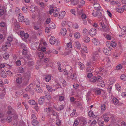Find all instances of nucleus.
I'll use <instances>...</instances> for the list:
<instances>
[{"instance_id":"obj_1","label":"nucleus","mask_w":126,"mask_h":126,"mask_svg":"<svg viewBox=\"0 0 126 126\" xmlns=\"http://www.w3.org/2000/svg\"><path fill=\"white\" fill-rule=\"evenodd\" d=\"M23 79V83L19 86L20 88H22L26 86L29 83V81L30 78V75L29 74H25Z\"/></svg>"},{"instance_id":"obj_2","label":"nucleus","mask_w":126,"mask_h":126,"mask_svg":"<svg viewBox=\"0 0 126 126\" xmlns=\"http://www.w3.org/2000/svg\"><path fill=\"white\" fill-rule=\"evenodd\" d=\"M94 12L92 13V15L94 16H97L98 18H101L103 16L102 13L103 12L101 9L96 11V12H95V11Z\"/></svg>"},{"instance_id":"obj_3","label":"nucleus","mask_w":126,"mask_h":126,"mask_svg":"<svg viewBox=\"0 0 126 126\" xmlns=\"http://www.w3.org/2000/svg\"><path fill=\"white\" fill-rule=\"evenodd\" d=\"M39 84L40 82L38 81V80L35 81V85H36L37 87L35 88V90L38 93H42L43 91L41 88Z\"/></svg>"},{"instance_id":"obj_4","label":"nucleus","mask_w":126,"mask_h":126,"mask_svg":"<svg viewBox=\"0 0 126 126\" xmlns=\"http://www.w3.org/2000/svg\"><path fill=\"white\" fill-rule=\"evenodd\" d=\"M100 24L102 27L104 31L105 32H107L109 31L108 26L107 25L105 24L104 22H100Z\"/></svg>"},{"instance_id":"obj_5","label":"nucleus","mask_w":126,"mask_h":126,"mask_svg":"<svg viewBox=\"0 0 126 126\" xmlns=\"http://www.w3.org/2000/svg\"><path fill=\"white\" fill-rule=\"evenodd\" d=\"M18 77H17L16 79V84H20L22 82V79L21 77V75L18 74L17 75Z\"/></svg>"},{"instance_id":"obj_6","label":"nucleus","mask_w":126,"mask_h":126,"mask_svg":"<svg viewBox=\"0 0 126 126\" xmlns=\"http://www.w3.org/2000/svg\"><path fill=\"white\" fill-rule=\"evenodd\" d=\"M45 101V97L44 96H41L38 99V102L40 105H42L44 104Z\"/></svg>"},{"instance_id":"obj_7","label":"nucleus","mask_w":126,"mask_h":126,"mask_svg":"<svg viewBox=\"0 0 126 126\" xmlns=\"http://www.w3.org/2000/svg\"><path fill=\"white\" fill-rule=\"evenodd\" d=\"M96 30L95 28L91 29L89 31V33L92 36H94L96 33Z\"/></svg>"},{"instance_id":"obj_8","label":"nucleus","mask_w":126,"mask_h":126,"mask_svg":"<svg viewBox=\"0 0 126 126\" xmlns=\"http://www.w3.org/2000/svg\"><path fill=\"white\" fill-rule=\"evenodd\" d=\"M110 49L107 48H104L103 50V52L106 55L108 56L110 55L111 54V51Z\"/></svg>"},{"instance_id":"obj_9","label":"nucleus","mask_w":126,"mask_h":126,"mask_svg":"<svg viewBox=\"0 0 126 126\" xmlns=\"http://www.w3.org/2000/svg\"><path fill=\"white\" fill-rule=\"evenodd\" d=\"M20 34L21 37H24L26 39L28 38L29 36V35L27 33H25L24 32L22 31L20 32Z\"/></svg>"},{"instance_id":"obj_10","label":"nucleus","mask_w":126,"mask_h":126,"mask_svg":"<svg viewBox=\"0 0 126 126\" xmlns=\"http://www.w3.org/2000/svg\"><path fill=\"white\" fill-rule=\"evenodd\" d=\"M67 30L65 28H62L61 30V32L62 35L63 36H64L66 34Z\"/></svg>"},{"instance_id":"obj_11","label":"nucleus","mask_w":126,"mask_h":126,"mask_svg":"<svg viewBox=\"0 0 126 126\" xmlns=\"http://www.w3.org/2000/svg\"><path fill=\"white\" fill-rule=\"evenodd\" d=\"M32 123L33 126H39V122L38 121L35 119L32 120Z\"/></svg>"},{"instance_id":"obj_12","label":"nucleus","mask_w":126,"mask_h":126,"mask_svg":"<svg viewBox=\"0 0 126 126\" xmlns=\"http://www.w3.org/2000/svg\"><path fill=\"white\" fill-rule=\"evenodd\" d=\"M49 42L52 45L54 44L55 42V38L53 36L51 37L49 39Z\"/></svg>"},{"instance_id":"obj_13","label":"nucleus","mask_w":126,"mask_h":126,"mask_svg":"<svg viewBox=\"0 0 126 126\" xmlns=\"http://www.w3.org/2000/svg\"><path fill=\"white\" fill-rule=\"evenodd\" d=\"M94 6L95 9L98 10H99L101 9V7L100 4L97 3H95L94 4Z\"/></svg>"},{"instance_id":"obj_14","label":"nucleus","mask_w":126,"mask_h":126,"mask_svg":"<svg viewBox=\"0 0 126 126\" xmlns=\"http://www.w3.org/2000/svg\"><path fill=\"white\" fill-rule=\"evenodd\" d=\"M18 20L21 22H24V16H22L21 14H20L19 16Z\"/></svg>"},{"instance_id":"obj_15","label":"nucleus","mask_w":126,"mask_h":126,"mask_svg":"<svg viewBox=\"0 0 126 126\" xmlns=\"http://www.w3.org/2000/svg\"><path fill=\"white\" fill-rule=\"evenodd\" d=\"M92 42L95 45H98L100 44L99 41L98 39L95 38L92 40Z\"/></svg>"},{"instance_id":"obj_16","label":"nucleus","mask_w":126,"mask_h":126,"mask_svg":"<svg viewBox=\"0 0 126 126\" xmlns=\"http://www.w3.org/2000/svg\"><path fill=\"white\" fill-rule=\"evenodd\" d=\"M113 102L115 105H119V101L118 99L116 98H114L112 99Z\"/></svg>"},{"instance_id":"obj_17","label":"nucleus","mask_w":126,"mask_h":126,"mask_svg":"<svg viewBox=\"0 0 126 126\" xmlns=\"http://www.w3.org/2000/svg\"><path fill=\"white\" fill-rule=\"evenodd\" d=\"M65 14V11H62L59 15V18L60 19H62L64 17Z\"/></svg>"},{"instance_id":"obj_18","label":"nucleus","mask_w":126,"mask_h":126,"mask_svg":"<svg viewBox=\"0 0 126 126\" xmlns=\"http://www.w3.org/2000/svg\"><path fill=\"white\" fill-rule=\"evenodd\" d=\"M98 55L97 54V52L95 53V55L93 56V58L92 59L93 61L95 62L97 60V57L98 56Z\"/></svg>"},{"instance_id":"obj_19","label":"nucleus","mask_w":126,"mask_h":126,"mask_svg":"<svg viewBox=\"0 0 126 126\" xmlns=\"http://www.w3.org/2000/svg\"><path fill=\"white\" fill-rule=\"evenodd\" d=\"M75 48L78 49H80L81 48V45L78 42H76L75 44Z\"/></svg>"},{"instance_id":"obj_20","label":"nucleus","mask_w":126,"mask_h":126,"mask_svg":"<svg viewBox=\"0 0 126 126\" xmlns=\"http://www.w3.org/2000/svg\"><path fill=\"white\" fill-rule=\"evenodd\" d=\"M83 40L84 42L87 43L89 42L90 41V39L89 37L85 36L83 38Z\"/></svg>"},{"instance_id":"obj_21","label":"nucleus","mask_w":126,"mask_h":126,"mask_svg":"<svg viewBox=\"0 0 126 126\" xmlns=\"http://www.w3.org/2000/svg\"><path fill=\"white\" fill-rule=\"evenodd\" d=\"M74 36L75 38L78 39L80 37V35L79 33L76 32L74 33Z\"/></svg>"},{"instance_id":"obj_22","label":"nucleus","mask_w":126,"mask_h":126,"mask_svg":"<svg viewBox=\"0 0 126 126\" xmlns=\"http://www.w3.org/2000/svg\"><path fill=\"white\" fill-rule=\"evenodd\" d=\"M78 64L79 66V67L80 69L83 70L84 68V65L81 62H79L78 63Z\"/></svg>"},{"instance_id":"obj_23","label":"nucleus","mask_w":126,"mask_h":126,"mask_svg":"<svg viewBox=\"0 0 126 126\" xmlns=\"http://www.w3.org/2000/svg\"><path fill=\"white\" fill-rule=\"evenodd\" d=\"M49 28L52 29H54L55 28L56 26L54 23H51L49 25Z\"/></svg>"},{"instance_id":"obj_24","label":"nucleus","mask_w":126,"mask_h":126,"mask_svg":"<svg viewBox=\"0 0 126 126\" xmlns=\"http://www.w3.org/2000/svg\"><path fill=\"white\" fill-rule=\"evenodd\" d=\"M29 103L31 105H34L36 104V103L34 100H30L29 101Z\"/></svg>"},{"instance_id":"obj_25","label":"nucleus","mask_w":126,"mask_h":126,"mask_svg":"<svg viewBox=\"0 0 126 126\" xmlns=\"http://www.w3.org/2000/svg\"><path fill=\"white\" fill-rule=\"evenodd\" d=\"M10 42H6L5 44V46H3L2 47V49H3V48L4 47L5 48L6 47H7V46L9 47L11 46V44L10 43Z\"/></svg>"},{"instance_id":"obj_26","label":"nucleus","mask_w":126,"mask_h":126,"mask_svg":"<svg viewBox=\"0 0 126 126\" xmlns=\"http://www.w3.org/2000/svg\"><path fill=\"white\" fill-rule=\"evenodd\" d=\"M110 46H111L110 47L111 48H113L116 47V43H115V42L112 41L110 43Z\"/></svg>"},{"instance_id":"obj_27","label":"nucleus","mask_w":126,"mask_h":126,"mask_svg":"<svg viewBox=\"0 0 126 126\" xmlns=\"http://www.w3.org/2000/svg\"><path fill=\"white\" fill-rule=\"evenodd\" d=\"M32 85V84H30L29 86H27L25 89L27 91H31Z\"/></svg>"},{"instance_id":"obj_28","label":"nucleus","mask_w":126,"mask_h":126,"mask_svg":"<svg viewBox=\"0 0 126 126\" xmlns=\"http://www.w3.org/2000/svg\"><path fill=\"white\" fill-rule=\"evenodd\" d=\"M121 32L122 34H125L126 33V27H124L122 28Z\"/></svg>"},{"instance_id":"obj_29","label":"nucleus","mask_w":126,"mask_h":126,"mask_svg":"<svg viewBox=\"0 0 126 126\" xmlns=\"http://www.w3.org/2000/svg\"><path fill=\"white\" fill-rule=\"evenodd\" d=\"M115 10L117 12L120 13H122L124 12V9L122 8H116Z\"/></svg>"},{"instance_id":"obj_30","label":"nucleus","mask_w":126,"mask_h":126,"mask_svg":"<svg viewBox=\"0 0 126 126\" xmlns=\"http://www.w3.org/2000/svg\"><path fill=\"white\" fill-rule=\"evenodd\" d=\"M51 79V77L49 75H47L45 78V79L47 82H49Z\"/></svg>"},{"instance_id":"obj_31","label":"nucleus","mask_w":126,"mask_h":126,"mask_svg":"<svg viewBox=\"0 0 126 126\" xmlns=\"http://www.w3.org/2000/svg\"><path fill=\"white\" fill-rule=\"evenodd\" d=\"M46 87L47 89L50 92H52L53 89L52 88L49 86L48 85H46Z\"/></svg>"},{"instance_id":"obj_32","label":"nucleus","mask_w":126,"mask_h":126,"mask_svg":"<svg viewBox=\"0 0 126 126\" xmlns=\"http://www.w3.org/2000/svg\"><path fill=\"white\" fill-rule=\"evenodd\" d=\"M1 77L3 78H6L7 77L6 75V73H5V72L3 70L1 72Z\"/></svg>"},{"instance_id":"obj_33","label":"nucleus","mask_w":126,"mask_h":126,"mask_svg":"<svg viewBox=\"0 0 126 126\" xmlns=\"http://www.w3.org/2000/svg\"><path fill=\"white\" fill-rule=\"evenodd\" d=\"M30 11L32 12H33L35 11V8L34 5H32L30 6Z\"/></svg>"},{"instance_id":"obj_34","label":"nucleus","mask_w":126,"mask_h":126,"mask_svg":"<svg viewBox=\"0 0 126 126\" xmlns=\"http://www.w3.org/2000/svg\"><path fill=\"white\" fill-rule=\"evenodd\" d=\"M120 78L122 80L125 81L126 80V76L124 74H123L120 76Z\"/></svg>"},{"instance_id":"obj_35","label":"nucleus","mask_w":126,"mask_h":126,"mask_svg":"<svg viewBox=\"0 0 126 126\" xmlns=\"http://www.w3.org/2000/svg\"><path fill=\"white\" fill-rule=\"evenodd\" d=\"M27 48H24L23 49L22 52L23 54V55H26L27 53Z\"/></svg>"},{"instance_id":"obj_36","label":"nucleus","mask_w":126,"mask_h":126,"mask_svg":"<svg viewBox=\"0 0 126 126\" xmlns=\"http://www.w3.org/2000/svg\"><path fill=\"white\" fill-rule=\"evenodd\" d=\"M64 107V106L63 105L60 106L59 107L57 108V110L58 111L61 110H63Z\"/></svg>"},{"instance_id":"obj_37","label":"nucleus","mask_w":126,"mask_h":126,"mask_svg":"<svg viewBox=\"0 0 126 126\" xmlns=\"http://www.w3.org/2000/svg\"><path fill=\"white\" fill-rule=\"evenodd\" d=\"M3 58L5 59L6 60L7 59H8L9 57V55L7 53H4L3 55Z\"/></svg>"},{"instance_id":"obj_38","label":"nucleus","mask_w":126,"mask_h":126,"mask_svg":"<svg viewBox=\"0 0 126 126\" xmlns=\"http://www.w3.org/2000/svg\"><path fill=\"white\" fill-rule=\"evenodd\" d=\"M77 11L78 12V14L79 15H82L83 14V12L82 10L81 9H78V8H77Z\"/></svg>"},{"instance_id":"obj_39","label":"nucleus","mask_w":126,"mask_h":126,"mask_svg":"<svg viewBox=\"0 0 126 126\" xmlns=\"http://www.w3.org/2000/svg\"><path fill=\"white\" fill-rule=\"evenodd\" d=\"M78 0H74L71 2V4L74 5H76L78 4Z\"/></svg>"},{"instance_id":"obj_40","label":"nucleus","mask_w":126,"mask_h":126,"mask_svg":"<svg viewBox=\"0 0 126 126\" xmlns=\"http://www.w3.org/2000/svg\"><path fill=\"white\" fill-rule=\"evenodd\" d=\"M88 116L90 117L93 116L94 114L92 110H90L88 113Z\"/></svg>"},{"instance_id":"obj_41","label":"nucleus","mask_w":126,"mask_h":126,"mask_svg":"<svg viewBox=\"0 0 126 126\" xmlns=\"http://www.w3.org/2000/svg\"><path fill=\"white\" fill-rule=\"evenodd\" d=\"M101 109L102 110H105L106 109V107L104 104H102L101 105Z\"/></svg>"},{"instance_id":"obj_42","label":"nucleus","mask_w":126,"mask_h":126,"mask_svg":"<svg viewBox=\"0 0 126 126\" xmlns=\"http://www.w3.org/2000/svg\"><path fill=\"white\" fill-rule=\"evenodd\" d=\"M24 22L25 23V24L26 25H29L30 24V22L29 20L27 18L24 19Z\"/></svg>"},{"instance_id":"obj_43","label":"nucleus","mask_w":126,"mask_h":126,"mask_svg":"<svg viewBox=\"0 0 126 126\" xmlns=\"http://www.w3.org/2000/svg\"><path fill=\"white\" fill-rule=\"evenodd\" d=\"M67 47L69 48H71L72 46V43L71 42H69L67 44Z\"/></svg>"},{"instance_id":"obj_44","label":"nucleus","mask_w":126,"mask_h":126,"mask_svg":"<svg viewBox=\"0 0 126 126\" xmlns=\"http://www.w3.org/2000/svg\"><path fill=\"white\" fill-rule=\"evenodd\" d=\"M64 99V97L63 96H61L59 97V99L60 101H63Z\"/></svg>"},{"instance_id":"obj_45","label":"nucleus","mask_w":126,"mask_h":126,"mask_svg":"<svg viewBox=\"0 0 126 126\" xmlns=\"http://www.w3.org/2000/svg\"><path fill=\"white\" fill-rule=\"evenodd\" d=\"M7 120L9 123L11 122L13 119L12 118L11 116H9L7 117Z\"/></svg>"},{"instance_id":"obj_46","label":"nucleus","mask_w":126,"mask_h":126,"mask_svg":"<svg viewBox=\"0 0 126 126\" xmlns=\"http://www.w3.org/2000/svg\"><path fill=\"white\" fill-rule=\"evenodd\" d=\"M95 93L98 95L100 94L101 93V92L100 89H97L95 91Z\"/></svg>"},{"instance_id":"obj_47","label":"nucleus","mask_w":126,"mask_h":126,"mask_svg":"<svg viewBox=\"0 0 126 126\" xmlns=\"http://www.w3.org/2000/svg\"><path fill=\"white\" fill-rule=\"evenodd\" d=\"M19 72L20 73H22L24 71V69L22 67H19Z\"/></svg>"},{"instance_id":"obj_48","label":"nucleus","mask_w":126,"mask_h":126,"mask_svg":"<svg viewBox=\"0 0 126 126\" xmlns=\"http://www.w3.org/2000/svg\"><path fill=\"white\" fill-rule=\"evenodd\" d=\"M22 11L24 13H26L27 11V9L25 7H23L22 8Z\"/></svg>"},{"instance_id":"obj_49","label":"nucleus","mask_w":126,"mask_h":126,"mask_svg":"<svg viewBox=\"0 0 126 126\" xmlns=\"http://www.w3.org/2000/svg\"><path fill=\"white\" fill-rule=\"evenodd\" d=\"M45 96L46 97V98L47 99V100H50V96L49 94H46L45 95Z\"/></svg>"},{"instance_id":"obj_50","label":"nucleus","mask_w":126,"mask_h":126,"mask_svg":"<svg viewBox=\"0 0 126 126\" xmlns=\"http://www.w3.org/2000/svg\"><path fill=\"white\" fill-rule=\"evenodd\" d=\"M5 67L9 68L11 69L12 66L9 64L7 63H5Z\"/></svg>"},{"instance_id":"obj_51","label":"nucleus","mask_w":126,"mask_h":126,"mask_svg":"<svg viewBox=\"0 0 126 126\" xmlns=\"http://www.w3.org/2000/svg\"><path fill=\"white\" fill-rule=\"evenodd\" d=\"M13 39L11 36H9L8 37L7 40L9 42H11L13 41Z\"/></svg>"},{"instance_id":"obj_52","label":"nucleus","mask_w":126,"mask_h":126,"mask_svg":"<svg viewBox=\"0 0 126 126\" xmlns=\"http://www.w3.org/2000/svg\"><path fill=\"white\" fill-rule=\"evenodd\" d=\"M122 66L121 65L119 64V65H118L116 66V68L118 70H120V69H122Z\"/></svg>"},{"instance_id":"obj_53","label":"nucleus","mask_w":126,"mask_h":126,"mask_svg":"<svg viewBox=\"0 0 126 126\" xmlns=\"http://www.w3.org/2000/svg\"><path fill=\"white\" fill-rule=\"evenodd\" d=\"M104 118V120L105 122H107L109 121L110 118H109L108 117H105V118Z\"/></svg>"},{"instance_id":"obj_54","label":"nucleus","mask_w":126,"mask_h":126,"mask_svg":"<svg viewBox=\"0 0 126 126\" xmlns=\"http://www.w3.org/2000/svg\"><path fill=\"white\" fill-rule=\"evenodd\" d=\"M77 77V76L75 73H74L73 74V77H72V79H73L75 80V79H76Z\"/></svg>"},{"instance_id":"obj_55","label":"nucleus","mask_w":126,"mask_h":126,"mask_svg":"<svg viewBox=\"0 0 126 126\" xmlns=\"http://www.w3.org/2000/svg\"><path fill=\"white\" fill-rule=\"evenodd\" d=\"M16 64L17 66H19L21 65V62L20 60H18L16 62Z\"/></svg>"},{"instance_id":"obj_56","label":"nucleus","mask_w":126,"mask_h":126,"mask_svg":"<svg viewBox=\"0 0 126 126\" xmlns=\"http://www.w3.org/2000/svg\"><path fill=\"white\" fill-rule=\"evenodd\" d=\"M36 105L34 107V109L37 112H38L39 110V108L37 103H36Z\"/></svg>"},{"instance_id":"obj_57","label":"nucleus","mask_w":126,"mask_h":126,"mask_svg":"<svg viewBox=\"0 0 126 126\" xmlns=\"http://www.w3.org/2000/svg\"><path fill=\"white\" fill-rule=\"evenodd\" d=\"M79 124V122L77 120H75L73 124L74 126H77Z\"/></svg>"},{"instance_id":"obj_58","label":"nucleus","mask_w":126,"mask_h":126,"mask_svg":"<svg viewBox=\"0 0 126 126\" xmlns=\"http://www.w3.org/2000/svg\"><path fill=\"white\" fill-rule=\"evenodd\" d=\"M6 74L9 76H10L12 74V73L11 71L8 70L6 72Z\"/></svg>"},{"instance_id":"obj_59","label":"nucleus","mask_w":126,"mask_h":126,"mask_svg":"<svg viewBox=\"0 0 126 126\" xmlns=\"http://www.w3.org/2000/svg\"><path fill=\"white\" fill-rule=\"evenodd\" d=\"M31 118L32 120L33 119H37L36 116L34 114H32L31 116Z\"/></svg>"},{"instance_id":"obj_60","label":"nucleus","mask_w":126,"mask_h":126,"mask_svg":"<svg viewBox=\"0 0 126 126\" xmlns=\"http://www.w3.org/2000/svg\"><path fill=\"white\" fill-rule=\"evenodd\" d=\"M96 79L98 81H100L102 79V78L100 76L96 77Z\"/></svg>"},{"instance_id":"obj_61","label":"nucleus","mask_w":126,"mask_h":126,"mask_svg":"<svg viewBox=\"0 0 126 126\" xmlns=\"http://www.w3.org/2000/svg\"><path fill=\"white\" fill-rule=\"evenodd\" d=\"M56 124L58 126H60L61 124V122L60 120H59L56 121Z\"/></svg>"},{"instance_id":"obj_62","label":"nucleus","mask_w":126,"mask_h":126,"mask_svg":"<svg viewBox=\"0 0 126 126\" xmlns=\"http://www.w3.org/2000/svg\"><path fill=\"white\" fill-rule=\"evenodd\" d=\"M50 30V29L47 27H46L45 30V32L46 33H47L49 32Z\"/></svg>"},{"instance_id":"obj_63","label":"nucleus","mask_w":126,"mask_h":126,"mask_svg":"<svg viewBox=\"0 0 126 126\" xmlns=\"http://www.w3.org/2000/svg\"><path fill=\"white\" fill-rule=\"evenodd\" d=\"M104 122L103 121H99V124L100 126H103L104 125Z\"/></svg>"},{"instance_id":"obj_64","label":"nucleus","mask_w":126,"mask_h":126,"mask_svg":"<svg viewBox=\"0 0 126 126\" xmlns=\"http://www.w3.org/2000/svg\"><path fill=\"white\" fill-rule=\"evenodd\" d=\"M62 83V84L63 87H65L66 85V83L65 80H63Z\"/></svg>"}]
</instances>
